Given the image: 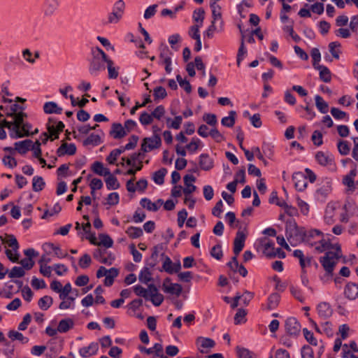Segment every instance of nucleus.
<instances>
[{
    "label": "nucleus",
    "instance_id": "nucleus-14",
    "mask_svg": "<svg viewBox=\"0 0 358 358\" xmlns=\"http://www.w3.org/2000/svg\"><path fill=\"white\" fill-rule=\"evenodd\" d=\"M295 188L300 192L303 191L308 185L307 177L302 172H296L292 176Z\"/></svg>",
    "mask_w": 358,
    "mask_h": 358
},
{
    "label": "nucleus",
    "instance_id": "nucleus-37",
    "mask_svg": "<svg viewBox=\"0 0 358 358\" xmlns=\"http://www.w3.org/2000/svg\"><path fill=\"white\" fill-rule=\"evenodd\" d=\"M315 69L320 72V78L324 83H329L331 79V72L329 69L323 65L317 66Z\"/></svg>",
    "mask_w": 358,
    "mask_h": 358
},
{
    "label": "nucleus",
    "instance_id": "nucleus-11",
    "mask_svg": "<svg viewBox=\"0 0 358 358\" xmlns=\"http://www.w3.org/2000/svg\"><path fill=\"white\" fill-rule=\"evenodd\" d=\"M196 344L199 352L205 354L215 347V342L211 338L200 336L196 338Z\"/></svg>",
    "mask_w": 358,
    "mask_h": 358
},
{
    "label": "nucleus",
    "instance_id": "nucleus-18",
    "mask_svg": "<svg viewBox=\"0 0 358 358\" xmlns=\"http://www.w3.org/2000/svg\"><path fill=\"white\" fill-rule=\"evenodd\" d=\"M59 6V0H45L43 6L44 15L45 17H50L53 15Z\"/></svg>",
    "mask_w": 358,
    "mask_h": 358
},
{
    "label": "nucleus",
    "instance_id": "nucleus-49",
    "mask_svg": "<svg viewBox=\"0 0 358 358\" xmlns=\"http://www.w3.org/2000/svg\"><path fill=\"white\" fill-rule=\"evenodd\" d=\"M40 52L36 50L34 52H31L29 49L24 50V59L27 61L31 64H34L36 62V59L39 58Z\"/></svg>",
    "mask_w": 358,
    "mask_h": 358
},
{
    "label": "nucleus",
    "instance_id": "nucleus-52",
    "mask_svg": "<svg viewBox=\"0 0 358 358\" xmlns=\"http://www.w3.org/2000/svg\"><path fill=\"white\" fill-rule=\"evenodd\" d=\"M99 237L100 242L97 243V244H96V245H103L106 248H109L113 246V241L108 234H101Z\"/></svg>",
    "mask_w": 358,
    "mask_h": 358
},
{
    "label": "nucleus",
    "instance_id": "nucleus-43",
    "mask_svg": "<svg viewBox=\"0 0 358 358\" xmlns=\"http://www.w3.org/2000/svg\"><path fill=\"white\" fill-rule=\"evenodd\" d=\"M182 286L178 283H171L169 285L164 286V292L180 296L182 292Z\"/></svg>",
    "mask_w": 358,
    "mask_h": 358
},
{
    "label": "nucleus",
    "instance_id": "nucleus-2",
    "mask_svg": "<svg viewBox=\"0 0 358 358\" xmlns=\"http://www.w3.org/2000/svg\"><path fill=\"white\" fill-rule=\"evenodd\" d=\"M342 257V250L338 243L333 244L326 250L324 255L320 258V263L322 266L328 276H332L334 268L339 259Z\"/></svg>",
    "mask_w": 358,
    "mask_h": 358
},
{
    "label": "nucleus",
    "instance_id": "nucleus-47",
    "mask_svg": "<svg viewBox=\"0 0 358 358\" xmlns=\"http://www.w3.org/2000/svg\"><path fill=\"white\" fill-rule=\"evenodd\" d=\"M117 275L118 270L115 268H110L105 277L104 285L108 287L112 285L115 278H116Z\"/></svg>",
    "mask_w": 358,
    "mask_h": 358
},
{
    "label": "nucleus",
    "instance_id": "nucleus-39",
    "mask_svg": "<svg viewBox=\"0 0 358 358\" xmlns=\"http://www.w3.org/2000/svg\"><path fill=\"white\" fill-rule=\"evenodd\" d=\"M106 187L108 190H115L120 187V183L115 176L110 173L105 179Z\"/></svg>",
    "mask_w": 358,
    "mask_h": 358
},
{
    "label": "nucleus",
    "instance_id": "nucleus-19",
    "mask_svg": "<svg viewBox=\"0 0 358 358\" xmlns=\"http://www.w3.org/2000/svg\"><path fill=\"white\" fill-rule=\"evenodd\" d=\"M345 297L350 301L355 300L358 297V284L349 282L344 287Z\"/></svg>",
    "mask_w": 358,
    "mask_h": 358
},
{
    "label": "nucleus",
    "instance_id": "nucleus-54",
    "mask_svg": "<svg viewBox=\"0 0 358 358\" xmlns=\"http://www.w3.org/2000/svg\"><path fill=\"white\" fill-rule=\"evenodd\" d=\"M337 148L341 155H347L350 151V144L346 141H339L337 143Z\"/></svg>",
    "mask_w": 358,
    "mask_h": 358
},
{
    "label": "nucleus",
    "instance_id": "nucleus-12",
    "mask_svg": "<svg viewBox=\"0 0 358 358\" xmlns=\"http://www.w3.org/2000/svg\"><path fill=\"white\" fill-rule=\"evenodd\" d=\"M212 10V22L219 24V30H224V22L222 19L221 7L215 2H210V4Z\"/></svg>",
    "mask_w": 358,
    "mask_h": 358
},
{
    "label": "nucleus",
    "instance_id": "nucleus-15",
    "mask_svg": "<svg viewBox=\"0 0 358 358\" xmlns=\"http://www.w3.org/2000/svg\"><path fill=\"white\" fill-rule=\"evenodd\" d=\"M150 293L148 294V299L151 301L155 306H160L163 301L164 296L162 294L159 293L157 288L155 285L151 284L149 285Z\"/></svg>",
    "mask_w": 358,
    "mask_h": 358
},
{
    "label": "nucleus",
    "instance_id": "nucleus-45",
    "mask_svg": "<svg viewBox=\"0 0 358 358\" xmlns=\"http://www.w3.org/2000/svg\"><path fill=\"white\" fill-rule=\"evenodd\" d=\"M236 115V111H229V116L222 117L221 120V124L227 127H232L235 124Z\"/></svg>",
    "mask_w": 358,
    "mask_h": 358
},
{
    "label": "nucleus",
    "instance_id": "nucleus-25",
    "mask_svg": "<svg viewBox=\"0 0 358 358\" xmlns=\"http://www.w3.org/2000/svg\"><path fill=\"white\" fill-rule=\"evenodd\" d=\"M98 350V343L92 342L88 346L81 348L79 350V354L82 357L87 358L96 355Z\"/></svg>",
    "mask_w": 358,
    "mask_h": 358
},
{
    "label": "nucleus",
    "instance_id": "nucleus-21",
    "mask_svg": "<svg viewBox=\"0 0 358 358\" xmlns=\"http://www.w3.org/2000/svg\"><path fill=\"white\" fill-rule=\"evenodd\" d=\"M164 201L162 199H159L155 202H152L150 199L148 198H143L141 199L140 204L144 208H146L149 211L156 212L159 208L162 206Z\"/></svg>",
    "mask_w": 358,
    "mask_h": 358
},
{
    "label": "nucleus",
    "instance_id": "nucleus-3",
    "mask_svg": "<svg viewBox=\"0 0 358 358\" xmlns=\"http://www.w3.org/2000/svg\"><path fill=\"white\" fill-rule=\"evenodd\" d=\"M9 130L10 136L12 138H18L22 137V112H19L13 122H8L6 120L0 121V140H4L6 138V133L4 128Z\"/></svg>",
    "mask_w": 358,
    "mask_h": 358
},
{
    "label": "nucleus",
    "instance_id": "nucleus-44",
    "mask_svg": "<svg viewBox=\"0 0 358 358\" xmlns=\"http://www.w3.org/2000/svg\"><path fill=\"white\" fill-rule=\"evenodd\" d=\"M138 279L144 284H148L152 280V273L148 266H145L141 269L138 275Z\"/></svg>",
    "mask_w": 358,
    "mask_h": 358
},
{
    "label": "nucleus",
    "instance_id": "nucleus-28",
    "mask_svg": "<svg viewBox=\"0 0 358 358\" xmlns=\"http://www.w3.org/2000/svg\"><path fill=\"white\" fill-rule=\"evenodd\" d=\"M357 166L355 164L354 167L350 170L349 173L345 176L343 178V183L350 189H355L354 179L357 176Z\"/></svg>",
    "mask_w": 358,
    "mask_h": 358
},
{
    "label": "nucleus",
    "instance_id": "nucleus-24",
    "mask_svg": "<svg viewBox=\"0 0 358 358\" xmlns=\"http://www.w3.org/2000/svg\"><path fill=\"white\" fill-rule=\"evenodd\" d=\"M185 187L182 189L184 194H191L194 192L196 187L192 183L196 180V178L193 175H186L183 178Z\"/></svg>",
    "mask_w": 358,
    "mask_h": 358
},
{
    "label": "nucleus",
    "instance_id": "nucleus-62",
    "mask_svg": "<svg viewBox=\"0 0 358 358\" xmlns=\"http://www.w3.org/2000/svg\"><path fill=\"white\" fill-rule=\"evenodd\" d=\"M153 121V117L152 114H149L147 112L144 111L141 113L139 117V122L143 126H147L151 124Z\"/></svg>",
    "mask_w": 358,
    "mask_h": 358
},
{
    "label": "nucleus",
    "instance_id": "nucleus-63",
    "mask_svg": "<svg viewBox=\"0 0 358 358\" xmlns=\"http://www.w3.org/2000/svg\"><path fill=\"white\" fill-rule=\"evenodd\" d=\"M103 186V184L101 179L96 178H93L90 183L91 194H93L96 190L101 189Z\"/></svg>",
    "mask_w": 358,
    "mask_h": 358
},
{
    "label": "nucleus",
    "instance_id": "nucleus-57",
    "mask_svg": "<svg viewBox=\"0 0 358 358\" xmlns=\"http://www.w3.org/2000/svg\"><path fill=\"white\" fill-rule=\"evenodd\" d=\"M45 186V182L42 177L34 176L32 179V187L35 192L41 191Z\"/></svg>",
    "mask_w": 358,
    "mask_h": 358
},
{
    "label": "nucleus",
    "instance_id": "nucleus-20",
    "mask_svg": "<svg viewBox=\"0 0 358 358\" xmlns=\"http://www.w3.org/2000/svg\"><path fill=\"white\" fill-rule=\"evenodd\" d=\"M246 235L242 231H238L234 241V252L238 255L245 245Z\"/></svg>",
    "mask_w": 358,
    "mask_h": 358
},
{
    "label": "nucleus",
    "instance_id": "nucleus-13",
    "mask_svg": "<svg viewBox=\"0 0 358 358\" xmlns=\"http://www.w3.org/2000/svg\"><path fill=\"white\" fill-rule=\"evenodd\" d=\"M162 268L167 273L173 274L178 273L180 270L181 264L180 261L173 262L169 257L166 256L162 264Z\"/></svg>",
    "mask_w": 358,
    "mask_h": 358
},
{
    "label": "nucleus",
    "instance_id": "nucleus-64",
    "mask_svg": "<svg viewBox=\"0 0 358 358\" xmlns=\"http://www.w3.org/2000/svg\"><path fill=\"white\" fill-rule=\"evenodd\" d=\"M302 358H314V352L311 347L304 345L301 350Z\"/></svg>",
    "mask_w": 358,
    "mask_h": 358
},
{
    "label": "nucleus",
    "instance_id": "nucleus-55",
    "mask_svg": "<svg viewBox=\"0 0 358 358\" xmlns=\"http://www.w3.org/2000/svg\"><path fill=\"white\" fill-rule=\"evenodd\" d=\"M107 69L108 72V78L110 79H115L118 76V68L114 66L113 62L110 59L107 61Z\"/></svg>",
    "mask_w": 358,
    "mask_h": 358
},
{
    "label": "nucleus",
    "instance_id": "nucleus-33",
    "mask_svg": "<svg viewBox=\"0 0 358 358\" xmlns=\"http://www.w3.org/2000/svg\"><path fill=\"white\" fill-rule=\"evenodd\" d=\"M3 101L8 102L10 103L9 108H6V110H7L6 115L7 116H14V120H15L17 114L20 111L22 112V110L19 106V105L17 104L16 103H13L12 99L3 97Z\"/></svg>",
    "mask_w": 358,
    "mask_h": 358
},
{
    "label": "nucleus",
    "instance_id": "nucleus-10",
    "mask_svg": "<svg viewBox=\"0 0 358 358\" xmlns=\"http://www.w3.org/2000/svg\"><path fill=\"white\" fill-rule=\"evenodd\" d=\"M286 332L292 336H297L301 331V324L295 317H288L285 322Z\"/></svg>",
    "mask_w": 358,
    "mask_h": 358
},
{
    "label": "nucleus",
    "instance_id": "nucleus-42",
    "mask_svg": "<svg viewBox=\"0 0 358 358\" xmlns=\"http://www.w3.org/2000/svg\"><path fill=\"white\" fill-rule=\"evenodd\" d=\"M280 300L279 294L274 292L269 295L268 298L267 308L268 310H273L277 308Z\"/></svg>",
    "mask_w": 358,
    "mask_h": 358
},
{
    "label": "nucleus",
    "instance_id": "nucleus-22",
    "mask_svg": "<svg viewBox=\"0 0 358 358\" xmlns=\"http://www.w3.org/2000/svg\"><path fill=\"white\" fill-rule=\"evenodd\" d=\"M316 161L322 166H331L334 163L333 155L328 152L319 151L315 155Z\"/></svg>",
    "mask_w": 358,
    "mask_h": 358
},
{
    "label": "nucleus",
    "instance_id": "nucleus-36",
    "mask_svg": "<svg viewBox=\"0 0 358 358\" xmlns=\"http://www.w3.org/2000/svg\"><path fill=\"white\" fill-rule=\"evenodd\" d=\"M74 326V322L71 318L62 320L57 326V330L59 333H66Z\"/></svg>",
    "mask_w": 358,
    "mask_h": 358
},
{
    "label": "nucleus",
    "instance_id": "nucleus-53",
    "mask_svg": "<svg viewBox=\"0 0 358 358\" xmlns=\"http://www.w3.org/2000/svg\"><path fill=\"white\" fill-rule=\"evenodd\" d=\"M62 301L59 305V308L61 310L65 309H74L75 308V298L71 296L66 297V299H61Z\"/></svg>",
    "mask_w": 358,
    "mask_h": 358
},
{
    "label": "nucleus",
    "instance_id": "nucleus-58",
    "mask_svg": "<svg viewBox=\"0 0 358 358\" xmlns=\"http://www.w3.org/2000/svg\"><path fill=\"white\" fill-rule=\"evenodd\" d=\"M134 291L137 296H143L145 299H148V294L150 293L149 287L148 289L143 287L141 285H136L133 287Z\"/></svg>",
    "mask_w": 358,
    "mask_h": 358
},
{
    "label": "nucleus",
    "instance_id": "nucleus-5",
    "mask_svg": "<svg viewBox=\"0 0 358 358\" xmlns=\"http://www.w3.org/2000/svg\"><path fill=\"white\" fill-rule=\"evenodd\" d=\"M0 240L3 243L7 244V245L12 249H6V255L9 260L12 262H17L20 257L17 250L20 245L15 236L12 234H5L4 236H0Z\"/></svg>",
    "mask_w": 358,
    "mask_h": 358
},
{
    "label": "nucleus",
    "instance_id": "nucleus-32",
    "mask_svg": "<svg viewBox=\"0 0 358 358\" xmlns=\"http://www.w3.org/2000/svg\"><path fill=\"white\" fill-rule=\"evenodd\" d=\"M43 110L46 114H61L63 109L57 103L48 101L44 103Z\"/></svg>",
    "mask_w": 358,
    "mask_h": 358
},
{
    "label": "nucleus",
    "instance_id": "nucleus-59",
    "mask_svg": "<svg viewBox=\"0 0 358 358\" xmlns=\"http://www.w3.org/2000/svg\"><path fill=\"white\" fill-rule=\"evenodd\" d=\"M247 54V50L244 45V41L242 39L241 45L238 48V54H237V65L239 66L241 65V62L245 58Z\"/></svg>",
    "mask_w": 358,
    "mask_h": 358
},
{
    "label": "nucleus",
    "instance_id": "nucleus-41",
    "mask_svg": "<svg viewBox=\"0 0 358 358\" xmlns=\"http://www.w3.org/2000/svg\"><path fill=\"white\" fill-rule=\"evenodd\" d=\"M167 173L165 168H162L152 174V180L157 185H162L164 182V177Z\"/></svg>",
    "mask_w": 358,
    "mask_h": 358
},
{
    "label": "nucleus",
    "instance_id": "nucleus-23",
    "mask_svg": "<svg viewBox=\"0 0 358 358\" xmlns=\"http://www.w3.org/2000/svg\"><path fill=\"white\" fill-rule=\"evenodd\" d=\"M41 143L39 141L33 142L31 140H24V153L28 150L33 152L34 157H38L41 155Z\"/></svg>",
    "mask_w": 358,
    "mask_h": 358
},
{
    "label": "nucleus",
    "instance_id": "nucleus-7",
    "mask_svg": "<svg viewBox=\"0 0 358 358\" xmlns=\"http://www.w3.org/2000/svg\"><path fill=\"white\" fill-rule=\"evenodd\" d=\"M341 206V203L338 201H330L327 203L324 215V220L326 224H332L334 223L336 211Z\"/></svg>",
    "mask_w": 358,
    "mask_h": 358
},
{
    "label": "nucleus",
    "instance_id": "nucleus-38",
    "mask_svg": "<svg viewBox=\"0 0 358 358\" xmlns=\"http://www.w3.org/2000/svg\"><path fill=\"white\" fill-rule=\"evenodd\" d=\"M315 106L317 110L322 114H326L329 111V104L320 95L315 96Z\"/></svg>",
    "mask_w": 358,
    "mask_h": 358
},
{
    "label": "nucleus",
    "instance_id": "nucleus-30",
    "mask_svg": "<svg viewBox=\"0 0 358 358\" xmlns=\"http://www.w3.org/2000/svg\"><path fill=\"white\" fill-rule=\"evenodd\" d=\"M173 52L167 46L164 47L160 50L159 64L165 65L172 63Z\"/></svg>",
    "mask_w": 358,
    "mask_h": 358
},
{
    "label": "nucleus",
    "instance_id": "nucleus-50",
    "mask_svg": "<svg viewBox=\"0 0 358 358\" xmlns=\"http://www.w3.org/2000/svg\"><path fill=\"white\" fill-rule=\"evenodd\" d=\"M182 122V117L181 115L176 116L173 120H171L170 117L166 118L167 127L174 129H180Z\"/></svg>",
    "mask_w": 358,
    "mask_h": 358
},
{
    "label": "nucleus",
    "instance_id": "nucleus-34",
    "mask_svg": "<svg viewBox=\"0 0 358 358\" xmlns=\"http://www.w3.org/2000/svg\"><path fill=\"white\" fill-rule=\"evenodd\" d=\"M82 229L85 233V238L90 241V242L93 244H97L96 238L95 236V234L91 231V224L90 222H87L85 224L82 225Z\"/></svg>",
    "mask_w": 358,
    "mask_h": 358
},
{
    "label": "nucleus",
    "instance_id": "nucleus-16",
    "mask_svg": "<svg viewBox=\"0 0 358 358\" xmlns=\"http://www.w3.org/2000/svg\"><path fill=\"white\" fill-rule=\"evenodd\" d=\"M24 255L26 256L24 257V270H29L34 265V257L38 256V252L34 248H28L24 250Z\"/></svg>",
    "mask_w": 358,
    "mask_h": 358
},
{
    "label": "nucleus",
    "instance_id": "nucleus-17",
    "mask_svg": "<svg viewBox=\"0 0 358 358\" xmlns=\"http://www.w3.org/2000/svg\"><path fill=\"white\" fill-rule=\"evenodd\" d=\"M317 311L319 317L322 320H327L331 317L333 309L327 302H321L317 306Z\"/></svg>",
    "mask_w": 358,
    "mask_h": 358
},
{
    "label": "nucleus",
    "instance_id": "nucleus-48",
    "mask_svg": "<svg viewBox=\"0 0 358 358\" xmlns=\"http://www.w3.org/2000/svg\"><path fill=\"white\" fill-rule=\"evenodd\" d=\"M53 299L50 296H44L41 297L38 301V307L43 310H47L52 304Z\"/></svg>",
    "mask_w": 358,
    "mask_h": 358
},
{
    "label": "nucleus",
    "instance_id": "nucleus-46",
    "mask_svg": "<svg viewBox=\"0 0 358 358\" xmlns=\"http://www.w3.org/2000/svg\"><path fill=\"white\" fill-rule=\"evenodd\" d=\"M126 234L132 239L140 238L143 234V229L137 227H129L126 230Z\"/></svg>",
    "mask_w": 358,
    "mask_h": 358
},
{
    "label": "nucleus",
    "instance_id": "nucleus-56",
    "mask_svg": "<svg viewBox=\"0 0 358 358\" xmlns=\"http://www.w3.org/2000/svg\"><path fill=\"white\" fill-rule=\"evenodd\" d=\"M101 143V137L99 134H91L85 141L84 145H98Z\"/></svg>",
    "mask_w": 358,
    "mask_h": 358
},
{
    "label": "nucleus",
    "instance_id": "nucleus-8",
    "mask_svg": "<svg viewBox=\"0 0 358 358\" xmlns=\"http://www.w3.org/2000/svg\"><path fill=\"white\" fill-rule=\"evenodd\" d=\"M162 140L160 136H152L143 138L141 144V150L143 152H150L161 146Z\"/></svg>",
    "mask_w": 358,
    "mask_h": 358
},
{
    "label": "nucleus",
    "instance_id": "nucleus-6",
    "mask_svg": "<svg viewBox=\"0 0 358 358\" xmlns=\"http://www.w3.org/2000/svg\"><path fill=\"white\" fill-rule=\"evenodd\" d=\"M125 10L123 0H117L113 6L112 11L108 15V24H117L122 18Z\"/></svg>",
    "mask_w": 358,
    "mask_h": 358
},
{
    "label": "nucleus",
    "instance_id": "nucleus-60",
    "mask_svg": "<svg viewBox=\"0 0 358 358\" xmlns=\"http://www.w3.org/2000/svg\"><path fill=\"white\" fill-rule=\"evenodd\" d=\"M237 355L238 358H255V355L245 348H238Z\"/></svg>",
    "mask_w": 358,
    "mask_h": 358
},
{
    "label": "nucleus",
    "instance_id": "nucleus-51",
    "mask_svg": "<svg viewBox=\"0 0 358 358\" xmlns=\"http://www.w3.org/2000/svg\"><path fill=\"white\" fill-rule=\"evenodd\" d=\"M160 248L159 245H157L154 248V250L150 256V258L146 261V266L149 268H153L156 266L157 262V257L159 255L158 249Z\"/></svg>",
    "mask_w": 358,
    "mask_h": 358
},
{
    "label": "nucleus",
    "instance_id": "nucleus-29",
    "mask_svg": "<svg viewBox=\"0 0 358 358\" xmlns=\"http://www.w3.org/2000/svg\"><path fill=\"white\" fill-rule=\"evenodd\" d=\"M92 171L101 176H107L110 175V171L109 169L105 167L102 162L96 161L91 166Z\"/></svg>",
    "mask_w": 358,
    "mask_h": 358
},
{
    "label": "nucleus",
    "instance_id": "nucleus-35",
    "mask_svg": "<svg viewBox=\"0 0 358 358\" xmlns=\"http://www.w3.org/2000/svg\"><path fill=\"white\" fill-rule=\"evenodd\" d=\"M110 133L115 138H121L127 135L124 127L120 123H114L112 125Z\"/></svg>",
    "mask_w": 358,
    "mask_h": 358
},
{
    "label": "nucleus",
    "instance_id": "nucleus-26",
    "mask_svg": "<svg viewBox=\"0 0 358 358\" xmlns=\"http://www.w3.org/2000/svg\"><path fill=\"white\" fill-rule=\"evenodd\" d=\"M76 152V146L74 143H62L57 150V155L59 157L64 156L65 155H73Z\"/></svg>",
    "mask_w": 358,
    "mask_h": 358
},
{
    "label": "nucleus",
    "instance_id": "nucleus-27",
    "mask_svg": "<svg viewBox=\"0 0 358 358\" xmlns=\"http://www.w3.org/2000/svg\"><path fill=\"white\" fill-rule=\"evenodd\" d=\"M64 128V124L62 121L55 122L52 124H49L48 127V130L50 136H54V139L58 138L59 133L60 131H62ZM52 140H53V138Z\"/></svg>",
    "mask_w": 358,
    "mask_h": 358
},
{
    "label": "nucleus",
    "instance_id": "nucleus-1",
    "mask_svg": "<svg viewBox=\"0 0 358 358\" xmlns=\"http://www.w3.org/2000/svg\"><path fill=\"white\" fill-rule=\"evenodd\" d=\"M334 238L331 234H327V238L324 237V234L318 229H310L303 234V240L318 252H325L331 245V241Z\"/></svg>",
    "mask_w": 358,
    "mask_h": 358
},
{
    "label": "nucleus",
    "instance_id": "nucleus-31",
    "mask_svg": "<svg viewBox=\"0 0 358 358\" xmlns=\"http://www.w3.org/2000/svg\"><path fill=\"white\" fill-rule=\"evenodd\" d=\"M199 163L201 169L204 171L210 170L214 165L213 159L208 155L204 153L199 156Z\"/></svg>",
    "mask_w": 358,
    "mask_h": 358
},
{
    "label": "nucleus",
    "instance_id": "nucleus-61",
    "mask_svg": "<svg viewBox=\"0 0 358 358\" xmlns=\"http://www.w3.org/2000/svg\"><path fill=\"white\" fill-rule=\"evenodd\" d=\"M340 46L341 43L337 41H334L329 44V51L332 56L336 59H339L340 51L338 48H340Z\"/></svg>",
    "mask_w": 358,
    "mask_h": 358
},
{
    "label": "nucleus",
    "instance_id": "nucleus-40",
    "mask_svg": "<svg viewBox=\"0 0 358 358\" xmlns=\"http://www.w3.org/2000/svg\"><path fill=\"white\" fill-rule=\"evenodd\" d=\"M264 254L268 257H275L277 255L275 252V248L274 247V243L273 241L264 242Z\"/></svg>",
    "mask_w": 358,
    "mask_h": 358
},
{
    "label": "nucleus",
    "instance_id": "nucleus-9",
    "mask_svg": "<svg viewBox=\"0 0 358 358\" xmlns=\"http://www.w3.org/2000/svg\"><path fill=\"white\" fill-rule=\"evenodd\" d=\"M331 181L329 179H327L323 182L321 187L317 189L315 192V197L318 201L324 202L327 196L331 192Z\"/></svg>",
    "mask_w": 358,
    "mask_h": 358
},
{
    "label": "nucleus",
    "instance_id": "nucleus-4",
    "mask_svg": "<svg viewBox=\"0 0 358 358\" xmlns=\"http://www.w3.org/2000/svg\"><path fill=\"white\" fill-rule=\"evenodd\" d=\"M92 59L90 61L89 72L93 76H96L101 71L105 70V63L110 60L103 50L99 47L91 50Z\"/></svg>",
    "mask_w": 358,
    "mask_h": 358
}]
</instances>
